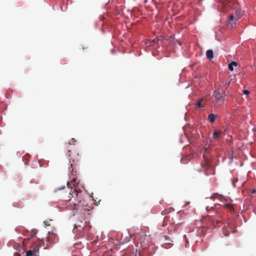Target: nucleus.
<instances>
[{
  "label": "nucleus",
  "instance_id": "obj_3",
  "mask_svg": "<svg viewBox=\"0 0 256 256\" xmlns=\"http://www.w3.org/2000/svg\"><path fill=\"white\" fill-rule=\"evenodd\" d=\"M70 182H68L67 185L68 187L72 188L74 187L76 189V186L78 185L80 182V180L77 178V172L76 170L74 168H72L70 172Z\"/></svg>",
  "mask_w": 256,
  "mask_h": 256
},
{
  "label": "nucleus",
  "instance_id": "obj_9",
  "mask_svg": "<svg viewBox=\"0 0 256 256\" xmlns=\"http://www.w3.org/2000/svg\"><path fill=\"white\" fill-rule=\"evenodd\" d=\"M217 118V115L214 114H210L208 116V120L210 122H214L216 120V118Z\"/></svg>",
  "mask_w": 256,
  "mask_h": 256
},
{
  "label": "nucleus",
  "instance_id": "obj_19",
  "mask_svg": "<svg viewBox=\"0 0 256 256\" xmlns=\"http://www.w3.org/2000/svg\"><path fill=\"white\" fill-rule=\"evenodd\" d=\"M32 251H34V254L38 252V248H34Z\"/></svg>",
  "mask_w": 256,
  "mask_h": 256
},
{
  "label": "nucleus",
  "instance_id": "obj_16",
  "mask_svg": "<svg viewBox=\"0 0 256 256\" xmlns=\"http://www.w3.org/2000/svg\"><path fill=\"white\" fill-rule=\"evenodd\" d=\"M164 238L165 240L167 242L168 244H170L169 242V241H170V238L168 236H164Z\"/></svg>",
  "mask_w": 256,
  "mask_h": 256
},
{
  "label": "nucleus",
  "instance_id": "obj_17",
  "mask_svg": "<svg viewBox=\"0 0 256 256\" xmlns=\"http://www.w3.org/2000/svg\"><path fill=\"white\" fill-rule=\"evenodd\" d=\"M243 93L245 94H250V92L248 90H243Z\"/></svg>",
  "mask_w": 256,
  "mask_h": 256
},
{
  "label": "nucleus",
  "instance_id": "obj_5",
  "mask_svg": "<svg viewBox=\"0 0 256 256\" xmlns=\"http://www.w3.org/2000/svg\"><path fill=\"white\" fill-rule=\"evenodd\" d=\"M224 94L220 92L219 90H216L214 91L213 94V96L215 100V104L221 105L224 102V97L223 96Z\"/></svg>",
  "mask_w": 256,
  "mask_h": 256
},
{
  "label": "nucleus",
  "instance_id": "obj_25",
  "mask_svg": "<svg viewBox=\"0 0 256 256\" xmlns=\"http://www.w3.org/2000/svg\"><path fill=\"white\" fill-rule=\"evenodd\" d=\"M240 18V17L239 16H238L237 18V20L239 19Z\"/></svg>",
  "mask_w": 256,
  "mask_h": 256
},
{
  "label": "nucleus",
  "instance_id": "obj_26",
  "mask_svg": "<svg viewBox=\"0 0 256 256\" xmlns=\"http://www.w3.org/2000/svg\"><path fill=\"white\" fill-rule=\"evenodd\" d=\"M208 206H206V209L207 210H208Z\"/></svg>",
  "mask_w": 256,
  "mask_h": 256
},
{
  "label": "nucleus",
  "instance_id": "obj_12",
  "mask_svg": "<svg viewBox=\"0 0 256 256\" xmlns=\"http://www.w3.org/2000/svg\"><path fill=\"white\" fill-rule=\"evenodd\" d=\"M237 65H238V64L236 62H232L228 65V69L230 71H232L234 70V66H237Z\"/></svg>",
  "mask_w": 256,
  "mask_h": 256
},
{
  "label": "nucleus",
  "instance_id": "obj_23",
  "mask_svg": "<svg viewBox=\"0 0 256 256\" xmlns=\"http://www.w3.org/2000/svg\"><path fill=\"white\" fill-rule=\"evenodd\" d=\"M72 142H76V140H75L74 138H72Z\"/></svg>",
  "mask_w": 256,
  "mask_h": 256
},
{
  "label": "nucleus",
  "instance_id": "obj_2",
  "mask_svg": "<svg viewBox=\"0 0 256 256\" xmlns=\"http://www.w3.org/2000/svg\"><path fill=\"white\" fill-rule=\"evenodd\" d=\"M68 148L70 161L72 160L74 163H77L80 159V156L76 146L68 143Z\"/></svg>",
  "mask_w": 256,
  "mask_h": 256
},
{
  "label": "nucleus",
  "instance_id": "obj_6",
  "mask_svg": "<svg viewBox=\"0 0 256 256\" xmlns=\"http://www.w3.org/2000/svg\"><path fill=\"white\" fill-rule=\"evenodd\" d=\"M48 234V236L46 239V241L48 244H54L58 242V236L53 232H49Z\"/></svg>",
  "mask_w": 256,
  "mask_h": 256
},
{
  "label": "nucleus",
  "instance_id": "obj_14",
  "mask_svg": "<svg viewBox=\"0 0 256 256\" xmlns=\"http://www.w3.org/2000/svg\"><path fill=\"white\" fill-rule=\"evenodd\" d=\"M34 254V251L32 250H28L26 252V256H33Z\"/></svg>",
  "mask_w": 256,
  "mask_h": 256
},
{
  "label": "nucleus",
  "instance_id": "obj_22",
  "mask_svg": "<svg viewBox=\"0 0 256 256\" xmlns=\"http://www.w3.org/2000/svg\"><path fill=\"white\" fill-rule=\"evenodd\" d=\"M186 247H187V242H188V241H187L186 239Z\"/></svg>",
  "mask_w": 256,
  "mask_h": 256
},
{
  "label": "nucleus",
  "instance_id": "obj_29",
  "mask_svg": "<svg viewBox=\"0 0 256 256\" xmlns=\"http://www.w3.org/2000/svg\"><path fill=\"white\" fill-rule=\"evenodd\" d=\"M226 236H228V234H224Z\"/></svg>",
  "mask_w": 256,
  "mask_h": 256
},
{
  "label": "nucleus",
  "instance_id": "obj_8",
  "mask_svg": "<svg viewBox=\"0 0 256 256\" xmlns=\"http://www.w3.org/2000/svg\"><path fill=\"white\" fill-rule=\"evenodd\" d=\"M206 58L209 60H212L214 58V52L212 50H208L206 52Z\"/></svg>",
  "mask_w": 256,
  "mask_h": 256
},
{
  "label": "nucleus",
  "instance_id": "obj_28",
  "mask_svg": "<svg viewBox=\"0 0 256 256\" xmlns=\"http://www.w3.org/2000/svg\"><path fill=\"white\" fill-rule=\"evenodd\" d=\"M70 166H71V168H72V164H71Z\"/></svg>",
  "mask_w": 256,
  "mask_h": 256
},
{
  "label": "nucleus",
  "instance_id": "obj_27",
  "mask_svg": "<svg viewBox=\"0 0 256 256\" xmlns=\"http://www.w3.org/2000/svg\"><path fill=\"white\" fill-rule=\"evenodd\" d=\"M166 217H164V221H165L166 219Z\"/></svg>",
  "mask_w": 256,
  "mask_h": 256
},
{
  "label": "nucleus",
  "instance_id": "obj_15",
  "mask_svg": "<svg viewBox=\"0 0 256 256\" xmlns=\"http://www.w3.org/2000/svg\"><path fill=\"white\" fill-rule=\"evenodd\" d=\"M37 233V230H32L31 231V236H35Z\"/></svg>",
  "mask_w": 256,
  "mask_h": 256
},
{
  "label": "nucleus",
  "instance_id": "obj_24",
  "mask_svg": "<svg viewBox=\"0 0 256 256\" xmlns=\"http://www.w3.org/2000/svg\"><path fill=\"white\" fill-rule=\"evenodd\" d=\"M190 204V202H186V205L188 204Z\"/></svg>",
  "mask_w": 256,
  "mask_h": 256
},
{
  "label": "nucleus",
  "instance_id": "obj_7",
  "mask_svg": "<svg viewBox=\"0 0 256 256\" xmlns=\"http://www.w3.org/2000/svg\"><path fill=\"white\" fill-rule=\"evenodd\" d=\"M205 105L204 98L199 100L196 104V107L197 108H200L204 107Z\"/></svg>",
  "mask_w": 256,
  "mask_h": 256
},
{
  "label": "nucleus",
  "instance_id": "obj_20",
  "mask_svg": "<svg viewBox=\"0 0 256 256\" xmlns=\"http://www.w3.org/2000/svg\"><path fill=\"white\" fill-rule=\"evenodd\" d=\"M14 256H20V254H18V253H16Z\"/></svg>",
  "mask_w": 256,
  "mask_h": 256
},
{
  "label": "nucleus",
  "instance_id": "obj_18",
  "mask_svg": "<svg viewBox=\"0 0 256 256\" xmlns=\"http://www.w3.org/2000/svg\"><path fill=\"white\" fill-rule=\"evenodd\" d=\"M234 19V16L233 15H230L228 18L229 20H232Z\"/></svg>",
  "mask_w": 256,
  "mask_h": 256
},
{
  "label": "nucleus",
  "instance_id": "obj_10",
  "mask_svg": "<svg viewBox=\"0 0 256 256\" xmlns=\"http://www.w3.org/2000/svg\"><path fill=\"white\" fill-rule=\"evenodd\" d=\"M132 239V236L130 234H128V236H125L124 238H122V243L125 244L129 242Z\"/></svg>",
  "mask_w": 256,
  "mask_h": 256
},
{
  "label": "nucleus",
  "instance_id": "obj_13",
  "mask_svg": "<svg viewBox=\"0 0 256 256\" xmlns=\"http://www.w3.org/2000/svg\"><path fill=\"white\" fill-rule=\"evenodd\" d=\"M224 206L228 210H229L230 211H233L234 210V207L232 204H225L224 205Z\"/></svg>",
  "mask_w": 256,
  "mask_h": 256
},
{
  "label": "nucleus",
  "instance_id": "obj_1",
  "mask_svg": "<svg viewBox=\"0 0 256 256\" xmlns=\"http://www.w3.org/2000/svg\"><path fill=\"white\" fill-rule=\"evenodd\" d=\"M70 194L72 196L68 200L66 207L70 210H78L81 207V203L83 202L80 190L77 189L72 190Z\"/></svg>",
  "mask_w": 256,
  "mask_h": 256
},
{
  "label": "nucleus",
  "instance_id": "obj_21",
  "mask_svg": "<svg viewBox=\"0 0 256 256\" xmlns=\"http://www.w3.org/2000/svg\"><path fill=\"white\" fill-rule=\"evenodd\" d=\"M162 214L164 215V214H166V212L164 210V211L162 212Z\"/></svg>",
  "mask_w": 256,
  "mask_h": 256
},
{
  "label": "nucleus",
  "instance_id": "obj_4",
  "mask_svg": "<svg viewBox=\"0 0 256 256\" xmlns=\"http://www.w3.org/2000/svg\"><path fill=\"white\" fill-rule=\"evenodd\" d=\"M203 159L204 162L201 163V166L203 168V170L205 172V174L206 176H208L210 174H213L212 172V168L209 164L208 162V158L205 154L203 155Z\"/></svg>",
  "mask_w": 256,
  "mask_h": 256
},
{
  "label": "nucleus",
  "instance_id": "obj_11",
  "mask_svg": "<svg viewBox=\"0 0 256 256\" xmlns=\"http://www.w3.org/2000/svg\"><path fill=\"white\" fill-rule=\"evenodd\" d=\"M222 134V131L214 130L212 138L214 140L217 139Z\"/></svg>",
  "mask_w": 256,
  "mask_h": 256
}]
</instances>
